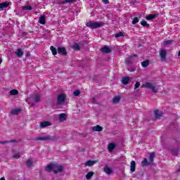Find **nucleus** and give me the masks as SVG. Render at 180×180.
I'll return each instance as SVG.
<instances>
[{
    "mask_svg": "<svg viewBox=\"0 0 180 180\" xmlns=\"http://www.w3.org/2000/svg\"><path fill=\"white\" fill-rule=\"evenodd\" d=\"M45 170L48 171V172L53 171L55 174H57V172H61V171H63V166L58 163H51L46 166Z\"/></svg>",
    "mask_w": 180,
    "mask_h": 180,
    "instance_id": "nucleus-1",
    "label": "nucleus"
},
{
    "mask_svg": "<svg viewBox=\"0 0 180 180\" xmlns=\"http://www.w3.org/2000/svg\"><path fill=\"white\" fill-rule=\"evenodd\" d=\"M141 88H148V89H151L152 92H157L160 86H157L153 83L146 82L141 86Z\"/></svg>",
    "mask_w": 180,
    "mask_h": 180,
    "instance_id": "nucleus-2",
    "label": "nucleus"
},
{
    "mask_svg": "<svg viewBox=\"0 0 180 180\" xmlns=\"http://www.w3.org/2000/svg\"><path fill=\"white\" fill-rule=\"evenodd\" d=\"M105 23L101 22H94L90 21L86 23L87 27H90L91 29H98V27H102V26H104Z\"/></svg>",
    "mask_w": 180,
    "mask_h": 180,
    "instance_id": "nucleus-3",
    "label": "nucleus"
},
{
    "mask_svg": "<svg viewBox=\"0 0 180 180\" xmlns=\"http://www.w3.org/2000/svg\"><path fill=\"white\" fill-rule=\"evenodd\" d=\"M40 94H35L34 96H30L27 98V103H32L30 101H34L35 102H40Z\"/></svg>",
    "mask_w": 180,
    "mask_h": 180,
    "instance_id": "nucleus-4",
    "label": "nucleus"
},
{
    "mask_svg": "<svg viewBox=\"0 0 180 180\" xmlns=\"http://www.w3.org/2000/svg\"><path fill=\"white\" fill-rule=\"evenodd\" d=\"M161 58V61H167V51L165 49H161L159 53Z\"/></svg>",
    "mask_w": 180,
    "mask_h": 180,
    "instance_id": "nucleus-5",
    "label": "nucleus"
},
{
    "mask_svg": "<svg viewBox=\"0 0 180 180\" xmlns=\"http://www.w3.org/2000/svg\"><path fill=\"white\" fill-rule=\"evenodd\" d=\"M65 94H60L58 96V103L59 105H61V103H64V102L65 101Z\"/></svg>",
    "mask_w": 180,
    "mask_h": 180,
    "instance_id": "nucleus-6",
    "label": "nucleus"
},
{
    "mask_svg": "<svg viewBox=\"0 0 180 180\" xmlns=\"http://www.w3.org/2000/svg\"><path fill=\"white\" fill-rule=\"evenodd\" d=\"M38 141H47L49 140H54V136H42L37 138Z\"/></svg>",
    "mask_w": 180,
    "mask_h": 180,
    "instance_id": "nucleus-7",
    "label": "nucleus"
},
{
    "mask_svg": "<svg viewBox=\"0 0 180 180\" xmlns=\"http://www.w3.org/2000/svg\"><path fill=\"white\" fill-rule=\"evenodd\" d=\"M9 5H12V3L11 1H6L4 3L0 4V11H2V9L5 8H8Z\"/></svg>",
    "mask_w": 180,
    "mask_h": 180,
    "instance_id": "nucleus-8",
    "label": "nucleus"
},
{
    "mask_svg": "<svg viewBox=\"0 0 180 180\" xmlns=\"http://www.w3.org/2000/svg\"><path fill=\"white\" fill-rule=\"evenodd\" d=\"M59 122L62 123V122H65L67 120V115L65 113L60 114L59 116Z\"/></svg>",
    "mask_w": 180,
    "mask_h": 180,
    "instance_id": "nucleus-9",
    "label": "nucleus"
},
{
    "mask_svg": "<svg viewBox=\"0 0 180 180\" xmlns=\"http://www.w3.org/2000/svg\"><path fill=\"white\" fill-rule=\"evenodd\" d=\"M48 126H51V122H43L40 124V127L41 129H44L45 127H47Z\"/></svg>",
    "mask_w": 180,
    "mask_h": 180,
    "instance_id": "nucleus-10",
    "label": "nucleus"
},
{
    "mask_svg": "<svg viewBox=\"0 0 180 180\" xmlns=\"http://www.w3.org/2000/svg\"><path fill=\"white\" fill-rule=\"evenodd\" d=\"M58 53L59 54H62L63 56H65V54H67V51L65 49V48L59 47L58 48Z\"/></svg>",
    "mask_w": 180,
    "mask_h": 180,
    "instance_id": "nucleus-11",
    "label": "nucleus"
},
{
    "mask_svg": "<svg viewBox=\"0 0 180 180\" xmlns=\"http://www.w3.org/2000/svg\"><path fill=\"white\" fill-rule=\"evenodd\" d=\"M108 148V151H110V153H112V151H113V150L116 148V145L113 143H109Z\"/></svg>",
    "mask_w": 180,
    "mask_h": 180,
    "instance_id": "nucleus-12",
    "label": "nucleus"
},
{
    "mask_svg": "<svg viewBox=\"0 0 180 180\" xmlns=\"http://www.w3.org/2000/svg\"><path fill=\"white\" fill-rule=\"evenodd\" d=\"M39 23H40L41 25H46V16L45 15H41V17H39Z\"/></svg>",
    "mask_w": 180,
    "mask_h": 180,
    "instance_id": "nucleus-13",
    "label": "nucleus"
},
{
    "mask_svg": "<svg viewBox=\"0 0 180 180\" xmlns=\"http://www.w3.org/2000/svg\"><path fill=\"white\" fill-rule=\"evenodd\" d=\"M102 130H103V127L99 125H96L92 128L93 131H102Z\"/></svg>",
    "mask_w": 180,
    "mask_h": 180,
    "instance_id": "nucleus-14",
    "label": "nucleus"
},
{
    "mask_svg": "<svg viewBox=\"0 0 180 180\" xmlns=\"http://www.w3.org/2000/svg\"><path fill=\"white\" fill-rule=\"evenodd\" d=\"M95 164H96V161H95V160H88L85 163V165H86V167H92V165H95Z\"/></svg>",
    "mask_w": 180,
    "mask_h": 180,
    "instance_id": "nucleus-15",
    "label": "nucleus"
},
{
    "mask_svg": "<svg viewBox=\"0 0 180 180\" xmlns=\"http://www.w3.org/2000/svg\"><path fill=\"white\" fill-rule=\"evenodd\" d=\"M101 53H110L111 50L110 48L108 47V46H103V48H101Z\"/></svg>",
    "mask_w": 180,
    "mask_h": 180,
    "instance_id": "nucleus-16",
    "label": "nucleus"
},
{
    "mask_svg": "<svg viewBox=\"0 0 180 180\" xmlns=\"http://www.w3.org/2000/svg\"><path fill=\"white\" fill-rule=\"evenodd\" d=\"M130 170L131 172H134V171H136V162L134 160L131 162Z\"/></svg>",
    "mask_w": 180,
    "mask_h": 180,
    "instance_id": "nucleus-17",
    "label": "nucleus"
},
{
    "mask_svg": "<svg viewBox=\"0 0 180 180\" xmlns=\"http://www.w3.org/2000/svg\"><path fill=\"white\" fill-rule=\"evenodd\" d=\"M103 171H104V172H105V174H107V175H110V174H112V169H110L108 166L104 167Z\"/></svg>",
    "mask_w": 180,
    "mask_h": 180,
    "instance_id": "nucleus-18",
    "label": "nucleus"
},
{
    "mask_svg": "<svg viewBox=\"0 0 180 180\" xmlns=\"http://www.w3.org/2000/svg\"><path fill=\"white\" fill-rule=\"evenodd\" d=\"M122 84H124V85H127V84H129V82H130V78L127 77H122Z\"/></svg>",
    "mask_w": 180,
    "mask_h": 180,
    "instance_id": "nucleus-19",
    "label": "nucleus"
},
{
    "mask_svg": "<svg viewBox=\"0 0 180 180\" xmlns=\"http://www.w3.org/2000/svg\"><path fill=\"white\" fill-rule=\"evenodd\" d=\"M155 116L156 119H158V118L161 117V116H162V112L158 110H155Z\"/></svg>",
    "mask_w": 180,
    "mask_h": 180,
    "instance_id": "nucleus-20",
    "label": "nucleus"
},
{
    "mask_svg": "<svg viewBox=\"0 0 180 180\" xmlns=\"http://www.w3.org/2000/svg\"><path fill=\"white\" fill-rule=\"evenodd\" d=\"M20 109L19 108H15L11 110V115H19L20 113Z\"/></svg>",
    "mask_w": 180,
    "mask_h": 180,
    "instance_id": "nucleus-21",
    "label": "nucleus"
},
{
    "mask_svg": "<svg viewBox=\"0 0 180 180\" xmlns=\"http://www.w3.org/2000/svg\"><path fill=\"white\" fill-rule=\"evenodd\" d=\"M157 15L155 14H150L149 15H147L146 17V20H151V19H155L156 18Z\"/></svg>",
    "mask_w": 180,
    "mask_h": 180,
    "instance_id": "nucleus-22",
    "label": "nucleus"
},
{
    "mask_svg": "<svg viewBox=\"0 0 180 180\" xmlns=\"http://www.w3.org/2000/svg\"><path fill=\"white\" fill-rule=\"evenodd\" d=\"M15 54H16V56H18V57L20 58L23 56V51H22V49H19L15 52Z\"/></svg>",
    "mask_w": 180,
    "mask_h": 180,
    "instance_id": "nucleus-23",
    "label": "nucleus"
},
{
    "mask_svg": "<svg viewBox=\"0 0 180 180\" xmlns=\"http://www.w3.org/2000/svg\"><path fill=\"white\" fill-rule=\"evenodd\" d=\"M154 157H155V154L154 153H150L149 158H148L150 162H154Z\"/></svg>",
    "mask_w": 180,
    "mask_h": 180,
    "instance_id": "nucleus-24",
    "label": "nucleus"
},
{
    "mask_svg": "<svg viewBox=\"0 0 180 180\" xmlns=\"http://www.w3.org/2000/svg\"><path fill=\"white\" fill-rule=\"evenodd\" d=\"M120 102V96H117L113 98L112 103H119Z\"/></svg>",
    "mask_w": 180,
    "mask_h": 180,
    "instance_id": "nucleus-25",
    "label": "nucleus"
},
{
    "mask_svg": "<svg viewBox=\"0 0 180 180\" xmlns=\"http://www.w3.org/2000/svg\"><path fill=\"white\" fill-rule=\"evenodd\" d=\"M141 65L143 68H146V67H148L150 65V62L148 60H145L141 63Z\"/></svg>",
    "mask_w": 180,
    "mask_h": 180,
    "instance_id": "nucleus-26",
    "label": "nucleus"
},
{
    "mask_svg": "<svg viewBox=\"0 0 180 180\" xmlns=\"http://www.w3.org/2000/svg\"><path fill=\"white\" fill-rule=\"evenodd\" d=\"M141 26H143L144 27H150V24L147 23V21L143 20L141 22Z\"/></svg>",
    "mask_w": 180,
    "mask_h": 180,
    "instance_id": "nucleus-27",
    "label": "nucleus"
},
{
    "mask_svg": "<svg viewBox=\"0 0 180 180\" xmlns=\"http://www.w3.org/2000/svg\"><path fill=\"white\" fill-rule=\"evenodd\" d=\"M92 176H94V172H89L87 173V174L86 175V179H91V178H92Z\"/></svg>",
    "mask_w": 180,
    "mask_h": 180,
    "instance_id": "nucleus-28",
    "label": "nucleus"
},
{
    "mask_svg": "<svg viewBox=\"0 0 180 180\" xmlns=\"http://www.w3.org/2000/svg\"><path fill=\"white\" fill-rule=\"evenodd\" d=\"M50 49H51V51L53 53V56H56L57 55V51L56 50V48H54V46H51L50 47Z\"/></svg>",
    "mask_w": 180,
    "mask_h": 180,
    "instance_id": "nucleus-29",
    "label": "nucleus"
},
{
    "mask_svg": "<svg viewBox=\"0 0 180 180\" xmlns=\"http://www.w3.org/2000/svg\"><path fill=\"white\" fill-rule=\"evenodd\" d=\"M150 162H148V161L147 160V159H144L142 162H141V165L143 167H146V165H148V164H150Z\"/></svg>",
    "mask_w": 180,
    "mask_h": 180,
    "instance_id": "nucleus-30",
    "label": "nucleus"
},
{
    "mask_svg": "<svg viewBox=\"0 0 180 180\" xmlns=\"http://www.w3.org/2000/svg\"><path fill=\"white\" fill-rule=\"evenodd\" d=\"M18 94H19V91L16 89H12L10 91V95H18Z\"/></svg>",
    "mask_w": 180,
    "mask_h": 180,
    "instance_id": "nucleus-31",
    "label": "nucleus"
},
{
    "mask_svg": "<svg viewBox=\"0 0 180 180\" xmlns=\"http://www.w3.org/2000/svg\"><path fill=\"white\" fill-rule=\"evenodd\" d=\"M139 20L140 19H139V18L135 17L132 20V25H136V23H139Z\"/></svg>",
    "mask_w": 180,
    "mask_h": 180,
    "instance_id": "nucleus-32",
    "label": "nucleus"
},
{
    "mask_svg": "<svg viewBox=\"0 0 180 180\" xmlns=\"http://www.w3.org/2000/svg\"><path fill=\"white\" fill-rule=\"evenodd\" d=\"M133 58H134V56H129V60H126L125 63L127 64H130V63H131V61H133Z\"/></svg>",
    "mask_w": 180,
    "mask_h": 180,
    "instance_id": "nucleus-33",
    "label": "nucleus"
},
{
    "mask_svg": "<svg viewBox=\"0 0 180 180\" xmlns=\"http://www.w3.org/2000/svg\"><path fill=\"white\" fill-rule=\"evenodd\" d=\"M26 164L27 167H30L32 165H33V161H32V160H28Z\"/></svg>",
    "mask_w": 180,
    "mask_h": 180,
    "instance_id": "nucleus-34",
    "label": "nucleus"
},
{
    "mask_svg": "<svg viewBox=\"0 0 180 180\" xmlns=\"http://www.w3.org/2000/svg\"><path fill=\"white\" fill-rule=\"evenodd\" d=\"M124 34L123 32H118L115 34V37H124Z\"/></svg>",
    "mask_w": 180,
    "mask_h": 180,
    "instance_id": "nucleus-35",
    "label": "nucleus"
},
{
    "mask_svg": "<svg viewBox=\"0 0 180 180\" xmlns=\"http://www.w3.org/2000/svg\"><path fill=\"white\" fill-rule=\"evenodd\" d=\"M72 49H74V50H79V45L78 44H74L72 45Z\"/></svg>",
    "mask_w": 180,
    "mask_h": 180,
    "instance_id": "nucleus-36",
    "label": "nucleus"
},
{
    "mask_svg": "<svg viewBox=\"0 0 180 180\" xmlns=\"http://www.w3.org/2000/svg\"><path fill=\"white\" fill-rule=\"evenodd\" d=\"M22 9L24 11H32V6H25L22 7Z\"/></svg>",
    "mask_w": 180,
    "mask_h": 180,
    "instance_id": "nucleus-37",
    "label": "nucleus"
},
{
    "mask_svg": "<svg viewBox=\"0 0 180 180\" xmlns=\"http://www.w3.org/2000/svg\"><path fill=\"white\" fill-rule=\"evenodd\" d=\"M75 0H65L62 2L63 5H65V4H71V2H74Z\"/></svg>",
    "mask_w": 180,
    "mask_h": 180,
    "instance_id": "nucleus-38",
    "label": "nucleus"
},
{
    "mask_svg": "<svg viewBox=\"0 0 180 180\" xmlns=\"http://www.w3.org/2000/svg\"><path fill=\"white\" fill-rule=\"evenodd\" d=\"M79 94H81V91L79 90H76L73 92V95L75 96H78V95H79Z\"/></svg>",
    "mask_w": 180,
    "mask_h": 180,
    "instance_id": "nucleus-39",
    "label": "nucleus"
},
{
    "mask_svg": "<svg viewBox=\"0 0 180 180\" xmlns=\"http://www.w3.org/2000/svg\"><path fill=\"white\" fill-rule=\"evenodd\" d=\"M171 43H172V41H171V40H167V41H165L164 42V45H165V46H167V45H168V44H171Z\"/></svg>",
    "mask_w": 180,
    "mask_h": 180,
    "instance_id": "nucleus-40",
    "label": "nucleus"
},
{
    "mask_svg": "<svg viewBox=\"0 0 180 180\" xmlns=\"http://www.w3.org/2000/svg\"><path fill=\"white\" fill-rule=\"evenodd\" d=\"M139 87H140V82H137L135 84L134 89H137V88H139Z\"/></svg>",
    "mask_w": 180,
    "mask_h": 180,
    "instance_id": "nucleus-41",
    "label": "nucleus"
},
{
    "mask_svg": "<svg viewBox=\"0 0 180 180\" xmlns=\"http://www.w3.org/2000/svg\"><path fill=\"white\" fill-rule=\"evenodd\" d=\"M13 158H20V155H19L18 153H17V154H15V155H14L13 156Z\"/></svg>",
    "mask_w": 180,
    "mask_h": 180,
    "instance_id": "nucleus-42",
    "label": "nucleus"
},
{
    "mask_svg": "<svg viewBox=\"0 0 180 180\" xmlns=\"http://www.w3.org/2000/svg\"><path fill=\"white\" fill-rule=\"evenodd\" d=\"M92 102H93V103H98V102H96V99L95 98H93Z\"/></svg>",
    "mask_w": 180,
    "mask_h": 180,
    "instance_id": "nucleus-43",
    "label": "nucleus"
},
{
    "mask_svg": "<svg viewBox=\"0 0 180 180\" xmlns=\"http://www.w3.org/2000/svg\"><path fill=\"white\" fill-rule=\"evenodd\" d=\"M5 143H8V141H1L0 144H5Z\"/></svg>",
    "mask_w": 180,
    "mask_h": 180,
    "instance_id": "nucleus-44",
    "label": "nucleus"
},
{
    "mask_svg": "<svg viewBox=\"0 0 180 180\" xmlns=\"http://www.w3.org/2000/svg\"><path fill=\"white\" fill-rule=\"evenodd\" d=\"M103 1L104 2V4H108V0H103Z\"/></svg>",
    "mask_w": 180,
    "mask_h": 180,
    "instance_id": "nucleus-45",
    "label": "nucleus"
},
{
    "mask_svg": "<svg viewBox=\"0 0 180 180\" xmlns=\"http://www.w3.org/2000/svg\"><path fill=\"white\" fill-rule=\"evenodd\" d=\"M0 64H2V58H0Z\"/></svg>",
    "mask_w": 180,
    "mask_h": 180,
    "instance_id": "nucleus-46",
    "label": "nucleus"
},
{
    "mask_svg": "<svg viewBox=\"0 0 180 180\" xmlns=\"http://www.w3.org/2000/svg\"><path fill=\"white\" fill-rule=\"evenodd\" d=\"M0 180H5V178H4V177H1V178L0 179Z\"/></svg>",
    "mask_w": 180,
    "mask_h": 180,
    "instance_id": "nucleus-47",
    "label": "nucleus"
},
{
    "mask_svg": "<svg viewBox=\"0 0 180 180\" xmlns=\"http://www.w3.org/2000/svg\"><path fill=\"white\" fill-rule=\"evenodd\" d=\"M178 56L180 57V51H179Z\"/></svg>",
    "mask_w": 180,
    "mask_h": 180,
    "instance_id": "nucleus-48",
    "label": "nucleus"
},
{
    "mask_svg": "<svg viewBox=\"0 0 180 180\" xmlns=\"http://www.w3.org/2000/svg\"><path fill=\"white\" fill-rule=\"evenodd\" d=\"M178 172H180V168L178 169Z\"/></svg>",
    "mask_w": 180,
    "mask_h": 180,
    "instance_id": "nucleus-49",
    "label": "nucleus"
}]
</instances>
